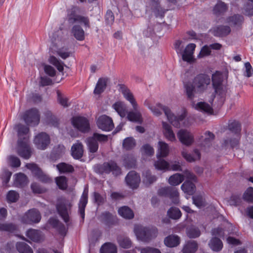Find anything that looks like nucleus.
Masks as SVG:
<instances>
[{
	"mask_svg": "<svg viewBox=\"0 0 253 253\" xmlns=\"http://www.w3.org/2000/svg\"><path fill=\"white\" fill-rule=\"evenodd\" d=\"M158 150L157 153V157H166L168 156L169 153V148L168 145L162 141H159Z\"/></svg>",
	"mask_w": 253,
	"mask_h": 253,
	"instance_id": "36",
	"label": "nucleus"
},
{
	"mask_svg": "<svg viewBox=\"0 0 253 253\" xmlns=\"http://www.w3.org/2000/svg\"><path fill=\"white\" fill-rule=\"evenodd\" d=\"M227 8V5L224 2L220 1H218L213 8L214 13L216 15H219L225 12Z\"/></svg>",
	"mask_w": 253,
	"mask_h": 253,
	"instance_id": "54",
	"label": "nucleus"
},
{
	"mask_svg": "<svg viewBox=\"0 0 253 253\" xmlns=\"http://www.w3.org/2000/svg\"><path fill=\"white\" fill-rule=\"evenodd\" d=\"M137 238L143 242L148 243L156 238L158 234V230L154 227H144L136 225L134 229Z\"/></svg>",
	"mask_w": 253,
	"mask_h": 253,
	"instance_id": "5",
	"label": "nucleus"
},
{
	"mask_svg": "<svg viewBox=\"0 0 253 253\" xmlns=\"http://www.w3.org/2000/svg\"><path fill=\"white\" fill-rule=\"evenodd\" d=\"M113 107L121 117L124 118L126 116L127 112L124 103L121 102H117L113 104Z\"/></svg>",
	"mask_w": 253,
	"mask_h": 253,
	"instance_id": "42",
	"label": "nucleus"
},
{
	"mask_svg": "<svg viewBox=\"0 0 253 253\" xmlns=\"http://www.w3.org/2000/svg\"><path fill=\"white\" fill-rule=\"evenodd\" d=\"M12 175L11 172L8 170H5L1 174L0 177L2 179V185L4 187L8 186V183Z\"/></svg>",
	"mask_w": 253,
	"mask_h": 253,
	"instance_id": "59",
	"label": "nucleus"
},
{
	"mask_svg": "<svg viewBox=\"0 0 253 253\" xmlns=\"http://www.w3.org/2000/svg\"><path fill=\"white\" fill-rule=\"evenodd\" d=\"M162 158L159 157L155 162L154 166L156 169L164 171L169 170V163Z\"/></svg>",
	"mask_w": 253,
	"mask_h": 253,
	"instance_id": "44",
	"label": "nucleus"
},
{
	"mask_svg": "<svg viewBox=\"0 0 253 253\" xmlns=\"http://www.w3.org/2000/svg\"><path fill=\"white\" fill-rule=\"evenodd\" d=\"M228 128L235 134H240L241 130V126L239 122L233 121L228 124Z\"/></svg>",
	"mask_w": 253,
	"mask_h": 253,
	"instance_id": "56",
	"label": "nucleus"
},
{
	"mask_svg": "<svg viewBox=\"0 0 253 253\" xmlns=\"http://www.w3.org/2000/svg\"><path fill=\"white\" fill-rule=\"evenodd\" d=\"M182 190L189 195H192L196 190V186L190 181H186L181 185Z\"/></svg>",
	"mask_w": 253,
	"mask_h": 253,
	"instance_id": "38",
	"label": "nucleus"
},
{
	"mask_svg": "<svg viewBox=\"0 0 253 253\" xmlns=\"http://www.w3.org/2000/svg\"><path fill=\"white\" fill-rule=\"evenodd\" d=\"M211 80L215 97L217 99L218 105L221 106L223 105L225 100L227 88L223 85L221 75L218 72L212 74Z\"/></svg>",
	"mask_w": 253,
	"mask_h": 253,
	"instance_id": "4",
	"label": "nucleus"
},
{
	"mask_svg": "<svg viewBox=\"0 0 253 253\" xmlns=\"http://www.w3.org/2000/svg\"><path fill=\"white\" fill-rule=\"evenodd\" d=\"M108 79L100 78L98 79L93 92L95 94L99 95L104 92L107 86Z\"/></svg>",
	"mask_w": 253,
	"mask_h": 253,
	"instance_id": "29",
	"label": "nucleus"
},
{
	"mask_svg": "<svg viewBox=\"0 0 253 253\" xmlns=\"http://www.w3.org/2000/svg\"><path fill=\"white\" fill-rule=\"evenodd\" d=\"M88 186H86L84 188V191L81 196L79 203V213L80 214L82 220H84L85 217V208L88 201Z\"/></svg>",
	"mask_w": 253,
	"mask_h": 253,
	"instance_id": "19",
	"label": "nucleus"
},
{
	"mask_svg": "<svg viewBox=\"0 0 253 253\" xmlns=\"http://www.w3.org/2000/svg\"><path fill=\"white\" fill-rule=\"evenodd\" d=\"M17 153L24 159H29L32 155V149L29 144V138L24 137L18 138L17 141Z\"/></svg>",
	"mask_w": 253,
	"mask_h": 253,
	"instance_id": "8",
	"label": "nucleus"
},
{
	"mask_svg": "<svg viewBox=\"0 0 253 253\" xmlns=\"http://www.w3.org/2000/svg\"><path fill=\"white\" fill-rule=\"evenodd\" d=\"M183 180L184 177L183 175L175 173L169 178V182L171 185L176 186L180 184Z\"/></svg>",
	"mask_w": 253,
	"mask_h": 253,
	"instance_id": "48",
	"label": "nucleus"
},
{
	"mask_svg": "<svg viewBox=\"0 0 253 253\" xmlns=\"http://www.w3.org/2000/svg\"><path fill=\"white\" fill-rule=\"evenodd\" d=\"M96 124L98 128L103 131H109L114 127L112 118L105 115L100 116Z\"/></svg>",
	"mask_w": 253,
	"mask_h": 253,
	"instance_id": "16",
	"label": "nucleus"
},
{
	"mask_svg": "<svg viewBox=\"0 0 253 253\" xmlns=\"http://www.w3.org/2000/svg\"><path fill=\"white\" fill-rule=\"evenodd\" d=\"M211 83L210 77L206 74H199L197 75L193 81V83H187L184 87L187 97L193 100L194 93L197 91L201 93L207 88Z\"/></svg>",
	"mask_w": 253,
	"mask_h": 253,
	"instance_id": "1",
	"label": "nucleus"
},
{
	"mask_svg": "<svg viewBox=\"0 0 253 253\" xmlns=\"http://www.w3.org/2000/svg\"><path fill=\"white\" fill-rule=\"evenodd\" d=\"M244 21L243 15L235 14L232 16H229L226 19V22L231 26L239 27L242 25Z\"/></svg>",
	"mask_w": 253,
	"mask_h": 253,
	"instance_id": "25",
	"label": "nucleus"
},
{
	"mask_svg": "<svg viewBox=\"0 0 253 253\" xmlns=\"http://www.w3.org/2000/svg\"><path fill=\"white\" fill-rule=\"evenodd\" d=\"M68 207H70V204L68 200L64 198L58 199L56 208L58 214L65 223L68 222L70 219Z\"/></svg>",
	"mask_w": 253,
	"mask_h": 253,
	"instance_id": "10",
	"label": "nucleus"
},
{
	"mask_svg": "<svg viewBox=\"0 0 253 253\" xmlns=\"http://www.w3.org/2000/svg\"><path fill=\"white\" fill-rule=\"evenodd\" d=\"M16 247L20 253H33L32 248L24 242H18Z\"/></svg>",
	"mask_w": 253,
	"mask_h": 253,
	"instance_id": "49",
	"label": "nucleus"
},
{
	"mask_svg": "<svg viewBox=\"0 0 253 253\" xmlns=\"http://www.w3.org/2000/svg\"><path fill=\"white\" fill-rule=\"evenodd\" d=\"M23 119L28 126H37L40 120L39 111L35 108L30 109L24 113Z\"/></svg>",
	"mask_w": 253,
	"mask_h": 253,
	"instance_id": "9",
	"label": "nucleus"
},
{
	"mask_svg": "<svg viewBox=\"0 0 253 253\" xmlns=\"http://www.w3.org/2000/svg\"><path fill=\"white\" fill-rule=\"evenodd\" d=\"M168 216L172 219H178L181 216L180 210L176 207H171L167 212Z\"/></svg>",
	"mask_w": 253,
	"mask_h": 253,
	"instance_id": "50",
	"label": "nucleus"
},
{
	"mask_svg": "<svg viewBox=\"0 0 253 253\" xmlns=\"http://www.w3.org/2000/svg\"><path fill=\"white\" fill-rule=\"evenodd\" d=\"M57 101L58 103L64 107H68L70 105L68 98L63 95L59 91L57 92Z\"/></svg>",
	"mask_w": 253,
	"mask_h": 253,
	"instance_id": "58",
	"label": "nucleus"
},
{
	"mask_svg": "<svg viewBox=\"0 0 253 253\" xmlns=\"http://www.w3.org/2000/svg\"><path fill=\"white\" fill-rule=\"evenodd\" d=\"M17 129V134L19 138L23 139L24 137H29L27 136V134L29 132V128L28 126H26L24 125L19 124L16 126Z\"/></svg>",
	"mask_w": 253,
	"mask_h": 253,
	"instance_id": "46",
	"label": "nucleus"
},
{
	"mask_svg": "<svg viewBox=\"0 0 253 253\" xmlns=\"http://www.w3.org/2000/svg\"><path fill=\"white\" fill-rule=\"evenodd\" d=\"M126 182L132 189H136L138 186L140 181V177L138 174L135 171H129L125 178Z\"/></svg>",
	"mask_w": 253,
	"mask_h": 253,
	"instance_id": "18",
	"label": "nucleus"
},
{
	"mask_svg": "<svg viewBox=\"0 0 253 253\" xmlns=\"http://www.w3.org/2000/svg\"><path fill=\"white\" fill-rule=\"evenodd\" d=\"M102 172L109 174L111 172L115 176L121 174V169L114 161L104 163L100 166Z\"/></svg>",
	"mask_w": 253,
	"mask_h": 253,
	"instance_id": "17",
	"label": "nucleus"
},
{
	"mask_svg": "<svg viewBox=\"0 0 253 253\" xmlns=\"http://www.w3.org/2000/svg\"><path fill=\"white\" fill-rule=\"evenodd\" d=\"M48 223L52 228L55 229L60 235L63 236L66 235L67 233L66 227L58 219L52 217L48 219Z\"/></svg>",
	"mask_w": 253,
	"mask_h": 253,
	"instance_id": "20",
	"label": "nucleus"
},
{
	"mask_svg": "<svg viewBox=\"0 0 253 253\" xmlns=\"http://www.w3.org/2000/svg\"><path fill=\"white\" fill-rule=\"evenodd\" d=\"M41 219V215L39 211L35 209L29 210L21 218L23 223L32 224L39 223Z\"/></svg>",
	"mask_w": 253,
	"mask_h": 253,
	"instance_id": "12",
	"label": "nucleus"
},
{
	"mask_svg": "<svg viewBox=\"0 0 253 253\" xmlns=\"http://www.w3.org/2000/svg\"><path fill=\"white\" fill-rule=\"evenodd\" d=\"M187 235L190 238H196L200 236L201 232L198 228L191 227L187 229Z\"/></svg>",
	"mask_w": 253,
	"mask_h": 253,
	"instance_id": "61",
	"label": "nucleus"
},
{
	"mask_svg": "<svg viewBox=\"0 0 253 253\" xmlns=\"http://www.w3.org/2000/svg\"><path fill=\"white\" fill-rule=\"evenodd\" d=\"M177 137L183 144L187 146L191 145L194 141L192 134L186 130H180L177 133Z\"/></svg>",
	"mask_w": 253,
	"mask_h": 253,
	"instance_id": "21",
	"label": "nucleus"
},
{
	"mask_svg": "<svg viewBox=\"0 0 253 253\" xmlns=\"http://www.w3.org/2000/svg\"><path fill=\"white\" fill-rule=\"evenodd\" d=\"M243 199L245 201L249 202H253V188H248L243 195Z\"/></svg>",
	"mask_w": 253,
	"mask_h": 253,
	"instance_id": "64",
	"label": "nucleus"
},
{
	"mask_svg": "<svg viewBox=\"0 0 253 253\" xmlns=\"http://www.w3.org/2000/svg\"><path fill=\"white\" fill-rule=\"evenodd\" d=\"M86 144L90 152L94 153L97 151L98 149V144L97 141L93 138L89 137L86 139Z\"/></svg>",
	"mask_w": 253,
	"mask_h": 253,
	"instance_id": "43",
	"label": "nucleus"
},
{
	"mask_svg": "<svg viewBox=\"0 0 253 253\" xmlns=\"http://www.w3.org/2000/svg\"><path fill=\"white\" fill-rule=\"evenodd\" d=\"M143 176L144 177L143 180L144 182L146 184L150 185L155 182L157 179L155 175H151L150 171L149 170L143 172Z\"/></svg>",
	"mask_w": 253,
	"mask_h": 253,
	"instance_id": "57",
	"label": "nucleus"
},
{
	"mask_svg": "<svg viewBox=\"0 0 253 253\" xmlns=\"http://www.w3.org/2000/svg\"><path fill=\"white\" fill-rule=\"evenodd\" d=\"M55 181L59 189L61 190H65L67 188V179L65 176H61L57 177L55 178Z\"/></svg>",
	"mask_w": 253,
	"mask_h": 253,
	"instance_id": "60",
	"label": "nucleus"
},
{
	"mask_svg": "<svg viewBox=\"0 0 253 253\" xmlns=\"http://www.w3.org/2000/svg\"><path fill=\"white\" fill-rule=\"evenodd\" d=\"M26 167L31 171L34 176L42 182L50 183L52 182V179L48 175L44 173L36 164H27Z\"/></svg>",
	"mask_w": 253,
	"mask_h": 253,
	"instance_id": "11",
	"label": "nucleus"
},
{
	"mask_svg": "<svg viewBox=\"0 0 253 253\" xmlns=\"http://www.w3.org/2000/svg\"><path fill=\"white\" fill-rule=\"evenodd\" d=\"M71 151L72 156L75 159H80L83 155V145L81 143L78 142L73 145Z\"/></svg>",
	"mask_w": 253,
	"mask_h": 253,
	"instance_id": "24",
	"label": "nucleus"
},
{
	"mask_svg": "<svg viewBox=\"0 0 253 253\" xmlns=\"http://www.w3.org/2000/svg\"><path fill=\"white\" fill-rule=\"evenodd\" d=\"M71 122L74 127L82 132H88L90 129L89 121L84 117H73Z\"/></svg>",
	"mask_w": 253,
	"mask_h": 253,
	"instance_id": "14",
	"label": "nucleus"
},
{
	"mask_svg": "<svg viewBox=\"0 0 253 253\" xmlns=\"http://www.w3.org/2000/svg\"><path fill=\"white\" fill-rule=\"evenodd\" d=\"M100 253H117V250L115 245L111 243H106L102 246Z\"/></svg>",
	"mask_w": 253,
	"mask_h": 253,
	"instance_id": "45",
	"label": "nucleus"
},
{
	"mask_svg": "<svg viewBox=\"0 0 253 253\" xmlns=\"http://www.w3.org/2000/svg\"><path fill=\"white\" fill-rule=\"evenodd\" d=\"M150 110L156 116H159L161 114V110H163L167 116L168 121L174 127L179 128L180 127V122L182 121L186 117V114L185 112L178 116H175L171 111L170 109L167 106H164L161 104H157L156 106L150 107Z\"/></svg>",
	"mask_w": 253,
	"mask_h": 253,
	"instance_id": "3",
	"label": "nucleus"
},
{
	"mask_svg": "<svg viewBox=\"0 0 253 253\" xmlns=\"http://www.w3.org/2000/svg\"><path fill=\"white\" fill-rule=\"evenodd\" d=\"M158 194L160 196L169 197L174 204L179 203V193L174 187L168 186L161 188L158 191Z\"/></svg>",
	"mask_w": 253,
	"mask_h": 253,
	"instance_id": "13",
	"label": "nucleus"
},
{
	"mask_svg": "<svg viewBox=\"0 0 253 253\" xmlns=\"http://www.w3.org/2000/svg\"><path fill=\"white\" fill-rule=\"evenodd\" d=\"M27 237L35 242H39L42 240V232L39 230L30 229L27 230Z\"/></svg>",
	"mask_w": 253,
	"mask_h": 253,
	"instance_id": "30",
	"label": "nucleus"
},
{
	"mask_svg": "<svg viewBox=\"0 0 253 253\" xmlns=\"http://www.w3.org/2000/svg\"><path fill=\"white\" fill-rule=\"evenodd\" d=\"M196 48V44L189 43L182 53V59L183 61L191 63L193 61V54Z\"/></svg>",
	"mask_w": 253,
	"mask_h": 253,
	"instance_id": "22",
	"label": "nucleus"
},
{
	"mask_svg": "<svg viewBox=\"0 0 253 253\" xmlns=\"http://www.w3.org/2000/svg\"><path fill=\"white\" fill-rule=\"evenodd\" d=\"M226 230L222 229L221 227L214 228L211 230V234L215 237H212L209 243V245L210 248L214 252H219L223 248V243L221 240L216 236L224 238L226 235Z\"/></svg>",
	"mask_w": 253,
	"mask_h": 253,
	"instance_id": "7",
	"label": "nucleus"
},
{
	"mask_svg": "<svg viewBox=\"0 0 253 253\" xmlns=\"http://www.w3.org/2000/svg\"><path fill=\"white\" fill-rule=\"evenodd\" d=\"M164 243L168 247H175L180 244V238L177 235H170L165 239Z\"/></svg>",
	"mask_w": 253,
	"mask_h": 253,
	"instance_id": "32",
	"label": "nucleus"
},
{
	"mask_svg": "<svg viewBox=\"0 0 253 253\" xmlns=\"http://www.w3.org/2000/svg\"><path fill=\"white\" fill-rule=\"evenodd\" d=\"M164 133L165 137L169 140L173 141L175 140V135L170 125L166 122H163Z\"/></svg>",
	"mask_w": 253,
	"mask_h": 253,
	"instance_id": "39",
	"label": "nucleus"
},
{
	"mask_svg": "<svg viewBox=\"0 0 253 253\" xmlns=\"http://www.w3.org/2000/svg\"><path fill=\"white\" fill-rule=\"evenodd\" d=\"M50 142L49 136L45 132H41L35 136L34 143L40 150H45Z\"/></svg>",
	"mask_w": 253,
	"mask_h": 253,
	"instance_id": "15",
	"label": "nucleus"
},
{
	"mask_svg": "<svg viewBox=\"0 0 253 253\" xmlns=\"http://www.w3.org/2000/svg\"><path fill=\"white\" fill-rule=\"evenodd\" d=\"M206 137L204 141L201 143L202 147H210L212 141L214 138V135L211 132L207 131L205 133Z\"/></svg>",
	"mask_w": 253,
	"mask_h": 253,
	"instance_id": "52",
	"label": "nucleus"
},
{
	"mask_svg": "<svg viewBox=\"0 0 253 253\" xmlns=\"http://www.w3.org/2000/svg\"><path fill=\"white\" fill-rule=\"evenodd\" d=\"M50 63L54 65L59 72H62L64 69V63L61 61L58 60L54 56H50L49 58Z\"/></svg>",
	"mask_w": 253,
	"mask_h": 253,
	"instance_id": "53",
	"label": "nucleus"
},
{
	"mask_svg": "<svg viewBox=\"0 0 253 253\" xmlns=\"http://www.w3.org/2000/svg\"><path fill=\"white\" fill-rule=\"evenodd\" d=\"M6 198L8 203H15L18 201L19 195L16 191L10 190L7 193Z\"/></svg>",
	"mask_w": 253,
	"mask_h": 253,
	"instance_id": "55",
	"label": "nucleus"
},
{
	"mask_svg": "<svg viewBox=\"0 0 253 253\" xmlns=\"http://www.w3.org/2000/svg\"><path fill=\"white\" fill-rule=\"evenodd\" d=\"M230 32L229 26L220 25L213 28V34L216 37H222L228 35Z\"/></svg>",
	"mask_w": 253,
	"mask_h": 253,
	"instance_id": "26",
	"label": "nucleus"
},
{
	"mask_svg": "<svg viewBox=\"0 0 253 253\" xmlns=\"http://www.w3.org/2000/svg\"><path fill=\"white\" fill-rule=\"evenodd\" d=\"M193 202L197 207L201 208L205 206V202L203 197L201 195L194 196L192 197Z\"/></svg>",
	"mask_w": 253,
	"mask_h": 253,
	"instance_id": "63",
	"label": "nucleus"
},
{
	"mask_svg": "<svg viewBox=\"0 0 253 253\" xmlns=\"http://www.w3.org/2000/svg\"><path fill=\"white\" fill-rule=\"evenodd\" d=\"M118 213L126 219H132L134 217L133 211L127 206H123L118 210Z\"/></svg>",
	"mask_w": 253,
	"mask_h": 253,
	"instance_id": "37",
	"label": "nucleus"
},
{
	"mask_svg": "<svg viewBox=\"0 0 253 253\" xmlns=\"http://www.w3.org/2000/svg\"><path fill=\"white\" fill-rule=\"evenodd\" d=\"M118 86L119 87V91L123 94L125 99L130 103L134 111H129L127 113V119L131 122L141 123L142 121L141 115L137 110V104L132 93L128 87L124 84H119Z\"/></svg>",
	"mask_w": 253,
	"mask_h": 253,
	"instance_id": "2",
	"label": "nucleus"
},
{
	"mask_svg": "<svg viewBox=\"0 0 253 253\" xmlns=\"http://www.w3.org/2000/svg\"><path fill=\"white\" fill-rule=\"evenodd\" d=\"M124 165L127 169H135L136 167V158L132 154H128L125 156Z\"/></svg>",
	"mask_w": 253,
	"mask_h": 253,
	"instance_id": "33",
	"label": "nucleus"
},
{
	"mask_svg": "<svg viewBox=\"0 0 253 253\" xmlns=\"http://www.w3.org/2000/svg\"><path fill=\"white\" fill-rule=\"evenodd\" d=\"M78 8L77 6H73L67 9L66 20L70 25H73L78 23L83 25L85 28H90V21L87 16L81 15L78 14Z\"/></svg>",
	"mask_w": 253,
	"mask_h": 253,
	"instance_id": "6",
	"label": "nucleus"
},
{
	"mask_svg": "<svg viewBox=\"0 0 253 253\" xmlns=\"http://www.w3.org/2000/svg\"><path fill=\"white\" fill-rule=\"evenodd\" d=\"M101 221L106 225L115 224L117 222L116 216L113 215L109 211H104L100 215Z\"/></svg>",
	"mask_w": 253,
	"mask_h": 253,
	"instance_id": "23",
	"label": "nucleus"
},
{
	"mask_svg": "<svg viewBox=\"0 0 253 253\" xmlns=\"http://www.w3.org/2000/svg\"><path fill=\"white\" fill-rule=\"evenodd\" d=\"M182 156L183 157L189 162H193L196 160H200L201 158V153L197 149L194 150V156H192L188 153L186 150L182 152Z\"/></svg>",
	"mask_w": 253,
	"mask_h": 253,
	"instance_id": "34",
	"label": "nucleus"
},
{
	"mask_svg": "<svg viewBox=\"0 0 253 253\" xmlns=\"http://www.w3.org/2000/svg\"><path fill=\"white\" fill-rule=\"evenodd\" d=\"M136 145L135 140L132 137L126 138L123 142V147L126 150H130Z\"/></svg>",
	"mask_w": 253,
	"mask_h": 253,
	"instance_id": "51",
	"label": "nucleus"
},
{
	"mask_svg": "<svg viewBox=\"0 0 253 253\" xmlns=\"http://www.w3.org/2000/svg\"><path fill=\"white\" fill-rule=\"evenodd\" d=\"M152 4L153 11L157 17L163 18L167 10L163 8L160 5L158 0H150Z\"/></svg>",
	"mask_w": 253,
	"mask_h": 253,
	"instance_id": "27",
	"label": "nucleus"
},
{
	"mask_svg": "<svg viewBox=\"0 0 253 253\" xmlns=\"http://www.w3.org/2000/svg\"><path fill=\"white\" fill-rule=\"evenodd\" d=\"M71 33L78 41H82L84 39V31L79 25H74L72 27Z\"/></svg>",
	"mask_w": 253,
	"mask_h": 253,
	"instance_id": "28",
	"label": "nucleus"
},
{
	"mask_svg": "<svg viewBox=\"0 0 253 253\" xmlns=\"http://www.w3.org/2000/svg\"><path fill=\"white\" fill-rule=\"evenodd\" d=\"M28 183V178L23 173H19L15 174V179L14 182L15 186L18 188H22Z\"/></svg>",
	"mask_w": 253,
	"mask_h": 253,
	"instance_id": "31",
	"label": "nucleus"
},
{
	"mask_svg": "<svg viewBox=\"0 0 253 253\" xmlns=\"http://www.w3.org/2000/svg\"><path fill=\"white\" fill-rule=\"evenodd\" d=\"M194 108L198 111L203 113L211 114L212 109L210 104L205 102H200L195 105Z\"/></svg>",
	"mask_w": 253,
	"mask_h": 253,
	"instance_id": "40",
	"label": "nucleus"
},
{
	"mask_svg": "<svg viewBox=\"0 0 253 253\" xmlns=\"http://www.w3.org/2000/svg\"><path fill=\"white\" fill-rule=\"evenodd\" d=\"M198 248L197 243L193 240L186 243L182 249L183 253H195Z\"/></svg>",
	"mask_w": 253,
	"mask_h": 253,
	"instance_id": "35",
	"label": "nucleus"
},
{
	"mask_svg": "<svg viewBox=\"0 0 253 253\" xmlns=\"http://www.w3.org/2000/svg\"><path fill=\"white\" fill-rule=\"evenodd\" d=\"M8 161L10 166L13 168H18L21 165V161L20 159L16 156L10 155L8 156Z\"/></svg>",
	"mask_w": 253,
	"mask_h": 253,
	"instance_id": "62",
	"label": "nucleus"
},
{
	"mask_svg": "<svg viewBox=\"0 0 253 253\" xmlns=\"http://www.w3.org/2000/svg\"><path fill=\"white\" fill-rule=\"evenodd\" d=\"M56 168L60 173H72L74 171V168L72 165L65 163L58 164Z\"/></svg>",
	"mask_w": 253,
	"mask_h": 253,
	"instance_id": "41",
	"label": "nucleus"
},
{
	"mask_svg": "<svg viewBox=\"0 0 253 253\" xmlns=\"http://www.w3.org/2000/svg\"><path fill=\"white\" fill-rule=\"evenodd\" d=\"M17 230V226L12 223H0V231L13 233Z\"/></svg>",
	"mask_w": 253,
	"mask_h": 253,
	"instance_id": "47",
	"label": "nucleus"
}]
</instances>
